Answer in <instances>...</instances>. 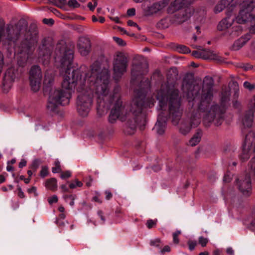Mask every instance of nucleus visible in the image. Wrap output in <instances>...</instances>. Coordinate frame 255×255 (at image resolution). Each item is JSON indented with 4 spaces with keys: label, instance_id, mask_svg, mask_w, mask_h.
Instances as JSON below:
<instances>
[{
    "label": "nucleus",
    "instance_id": "nucleus-59",
    "mask_svg": "<svg viewBox=\"0 0 255 255\" xmlns=\"http://www.w3.org/2000/svg\"><path fill=\"white\" fill-rule=\"evenodd\" d=\"M139 66H138V65H136V66H135L133 68V69H132V70H131V74H132V76H134V75H135L136 74L135 72V69H138V68H139Z\"/></svg>",
    "mask_w": 255,
    "mask_h": 255
},
{
    "label": "nucleus",
    "instance_id": "nucleus-21",
    "mask_svg": "<svg viewBox=\"0 0 255 255\" xmlns=\"http://www.w3.org/2000/svg\"><path fill=\"white\" fill-rule=\"evenodd\" d=\"M202 136V131L198 130L189 141V144L192 146L196 145L200 141Z\"/></svg>",
    "mask_w": 255,
    "mask_h": 255
},
{
    "label": "nucleus",
    "instance_id": "nucleus-41",
    "mask_svg": "<svg viewBox=\"0 0 255 255\" xmlns=\"http://www.w3.org/2000/svg\"><path fill=\"white\" fill-rule=\"evenodd\" d=\"M182 18V13H181V11L177 14L175 15V19L174 20L175 22L181 23L184 21H180V19Z\"/></svg>",
    "mask_w": 255,
    "mask_h": 255
},
{
    "label": "nucleus",
    "instance_id": "nucleus-27",
    "mask_svg": "<svg viewBox=\"0 0 255 255\" xmlns=\"http://www.w3.org/2000/svg\"><path fill=\"white\" fill-rule=\"evenodd\" d=\"M66 202H68L70 200L69 204L71 206L74 205V200L76 198V196L73 195H65L64 197Z\"/></svg>",
    "mask_w": 255,
    "mask_h": 255
},
{
    "label": "nucleus",
    "instance_id": "nucleus-43",
    "mask_svg": "<svg viewBox=\"0 0 255 255\" xmlns=\"http://www.w3.org/2000/svg\"><path fill=\"white\" fill-rule=\"evenodd\" d=\"M58 201V197L56 195H53L48 199V202L50 204L56 203Z\"/></svg>",
    "mask_w": 255,
    "mask_h": 255
},
{
    "label": "nucleus",
    "instance_id": "nucleus-17",
    "mask_svg": "<svg viewBox=\"0 0 255 255\" xmlns=\"http://www.w3.org/2000/svg\"><path fill=\"white\" fill-rule=\"evenodd\" d=\"M12 69H8L5 74L3 82V90L7 93L12 87L14 77L10 75Z\"/></svg>",
    "mask_w": 255,
    "mask_h": 255
},
{
    "label": "nucleus",
    "instance_id": "nucleus-22",
    "mask_svg": "<svg viewBox=\"0 0 255 255\" xmlns=\"http://www.w3.org/2000/svg\"><path fill=\"white\" fill-rule=\"evenodd\" d=\"M45 187L50 190L55 191L57 189V180L54 178L48 179L45 183Z\"/></svg>",
    "mask_w": 255,
    "mask_h": 255
},
{
    "label": "nucleus",
    "instance_id": "nucleus-60",
    "mask_svg": "<svg viewBox=\"0 0 255 255\" xmlns=\"http://www.w3.org/2000/svg\"><path fill=\"white\" fill-rule=\"evenodd\" d=\"M36 189L35 187H32L30 189H28V192L30 193H35L36 192Z\"/></svg>",
    "mask_w": 255,
    "mask_h": 255
},
{
    "label": "nucleus",
    "instance_id": "nucleus-53",
    "mask_svg": "<svg viewBox=\"0 0 255 255\" xmlns=\"http://www.w3.org/2000/svg\"><path fill=\"white\" fill-rule=\"evenodd\" d=\"M18 195L20 198H23L24 197V193L22 192L21 189L20 188L18 189Z\"/></svg>",
    "mask_w": 255,
    "mask_h": 255
},
{
    "label": "nucleus",
    "instance_id": "nucleus-34",
    "mask_svg": "<svg viewBox=\"0 0 255 255\" xmlns=\"http://www.w3.org/2000/svg\"><path fill=\"white\" fill-rule=\"evenodd\" d=\"M40 164V162L39 160H35L32 163L31 165V169L32 170H33L34 172H35L38 168V166H39Z\"/></svg>",
    "mask_w": 255,
    "mask_h": 255
},
{
    "label": "nucleus",
    "instance_id": "nucleus-37",
    "mask_svg": "<svg viewBox=\"0 0 255 255\" xmlns=\"http://www.w3.org/2000/svg\"><path fill=\"white\" fill-rule=\"evenodd\" d=\"M197 244V243L196 241L189 240L188 242L189 249L190 251H193L195 249Z\"/></svg>",
    "mask_w": 255,
    "mask_h": 255
},
{
    "label": "nucleus",
    "instance_id": "nucleus-33",
    "mask_svg": "<svg viewBox=\"0 0 255 255\" xmlns=\"http://www.w3.org/2000/svg\"><path fill=\"white\" fill-rule=\"evenodd\" d=\"M83 185L81 181H79L77 180H75L74 182L71 183L69 185V187L71 189H74L76 188L77 187H81Z\"/></svg>",
    "mask_w": 255,
    "mask_h": 255
},
{
    "label": "nucleus",
    "instance_id": "nucleus-25",
    "mask_svg": "<svg viewBox=\"0 0 255 255\" xmlns=\"http://www.w3.org/2000/svg\"><path fill=\"white\" fill-rule=\"evenodd\" d=\"M177 50L180 53H188L190 52V50L188 47L183 45H179L177 46Z\"/></svg>",
    "mask_w": 255,
    "mask_h": 255
},
{
    "label": "nucleus",
    "instance_id": "nucleus-14",
    "mask_svg": "<svg viewBox=\"0 0 255 255\" xmlns=\"http://www.w3.org/2000/svg\"><path fill=\"white\" fill-rule=\"evenodd\" d=\"M167 119V117H164L162 112L159 114L157 123L153 128L159 135H162L164 133Z\"/></svg>",
    "mask_w": 255,
    "mask_h": 255
},
{
    "label": "nucleus",
    "instance_id": "nucleus-39",
    "mask_svg": "<svg viewBox=\"0 0 255 255\" xmlns=\"http://www.w3.org/2000/svg\"><path fill=\"white\" fill-rule=\"evenodd\" d=\"M244 86L246 88L249 89V90H252L255 88V85L252 84L248 81H246L244 83Z\"/></svg>",
    "mask_w": 255,
    "mask_h": 255
},
{
    "label": "nucleus",
    "instance_id": "nucleus-54",
    "mask_svg": "<svg viewBox=\"0 0 255 255\" xmlns=\"http://www.w3.org/2000/svg\"><path fill=\"white\" fill-rule=\"evenodd\" d=\"M98 216L100 217L101 220L103 221V223H104L105 221V219L104 218V217L103 216V213L102 211H100L98 213Z\"/></svg>",
    "mask_w": 255,
    "mask_h": 255
},
{
    "label": "nucleus",
    "instance_id": "nucleus-42",
    "mask_svg": "<svg viewBox=\"0 0 255 255\" xmlns=\"http://www.w3.org/2000/svg\"><path fill=\"white\" fill-rule=\"evenodd\" d=\"M71 175V173L70 171H66L65 172H62L60 175V177L64 179L70 177Z\"/></svg>",
    "mask_w": 255,
    "mask_h": 255
},
{
    "label": "nucleus",
    "instance_id": "nucleus-28",
    "mask_svg": "<svg viewBox=\"0 0 255 255\" xmlns=\"http://www.w3.org/2000/svg\"><path fill=\"white\" fill-rule=\"evenodd\" d=\"M181 232L180 231H177L173 233V242L175 244H178L179 243V240L178 236L181 234Z\"/></svg>",
    "mask_w": 255,
    "mask_h": 255
},
{
    "label": "nucleus",
    "instance_id": "nucleus-58",
    "mask_svg": "<svg viewBox=\"0 0 255 255\" xmlns=\"http://www.w3.org/2000/svg\"><path fill=\"white\" fill-rule=\"evenodd\" d=\"M60 188L62 190L63 192H67L68 191V188L66 185L63 184L60 186Z\"/></svg>",
    "mask_w": 255,
    "mask_h": 255
},
{
    "label": "nucleus",
    "instance_id": "nucleus-24",
    "mask_svg": "<svg viewBox=\"0 0 255 255\" xmlns=\"http://www.w3.org/2000/svg\"><path fill=\"white\" fill-rule=\"evenodd\" d=\"M53 81V76L51 74L49 75L48 73H46L44 79V84L47 85H50Z\"/></svg>",
    "mask_w": 255,
    "mask_h": 255
},
{
    "label": "nucleus",
    "instance_id": "nucleus-23",
    "mask_svg": "<svg viewBox=\"0 0 255 255\" xmlns=\"http://www.w3.org/2000/svg\"><path fill=\"white\" fill-rule=\"evenodd\" d=\"M61 171L60 163L59 160H56L54 162V166L52 168V172L54 173Z\"/></svg>",
    "mask_w": 255,
    "mask_h": 255
},
{
    "label": "nucleus",
    "instance_id": "nucleus-8",
    "mask_svg": "<svg viewBox=\"0 0 255 255\" xmlns=\"http://www.w3.org/2000/svg\"><path fill=\"white\" fill-rule=\"evenodd\" d=\"M200 122L199 116L192 114L190 119H182L179 124L178 128L180 133L184 135L187 134L192 128L197 127Z\"/></svg>",
    "mask_w": 255,
    "mask_h": 255
},
{
    "label": "nucleus",
    "instance_id": "nucleus-6",
    "mask_svg": "<svg viewBox=\"0 0 255 255\" xmlns=\"http://www.w3.org/2000/svg\"><path fill=\"white\" fill-rule=\"evenodd\" d=\"M182 90L186 93L188 99L189 106L193 107L198 100L201 86L192 81L184 79L182 84Z\"/></svg>",
    "mask_w": 255,
    "mask_h": 255
},
{
    "label": "nucleus",
    "instance_id": "nucleus-61",
    "mask_svg": "<svg viewBox=\"0 0 255 255\" xmlns=\"http://www.w3.org/2000/svg\"><path fill=\"white\" fill-rule=\"evenodd\" d=\"M221 254V251L219 249L215 250L213 252L214 255H220Z\"/></svg>",
    "mask_w": 255,
    "mask_h": 255
},
{
    "label": "nucleus",
    "instance_id": "nucleus-31",
    "mask_svg": "<svg viewBox=\"0 0 255 255\" xmlns=\"http://www.w3.org/2000/svg\"><path fill=\"white\" fill-rule=\"evenodd\" d=\"M48 168L47 166H44L41 168V170L40 172V175L41 177L44 178L48 175Z\"/></svg>",
    "mask_w": 255,
    "mask_h": 255
},
{
    "label": "nucleus",
    "instance_id": "nucleus-47",
    "mask_svg": "<svg viewBox=\"0 0 255 255\" xmlns=\"http://www.w3.org/2000/svg\"><path fill=\"white\" fill-rule=\"evenodd\" d=\"M232 180L231 175L229 174H227L224 176V181L225 182H230Z\"/></svg>",
    "mask_w": 255,
    "mask_h": 255
},
{
    "label": "nucleus",
    "instance_id": "nucleus-2",
    "mask_svg": "<svg viewBox=\"0 0 255 255\" xmlns=\"http://www.w3.org/2000/svg\"><path fill=\"white\" fill-rule=\"evenodd\" d=\"M213 79L206 77L203 82L202 94L200 101L197 103L200 115L203 117L204 124L208 127L211 123L218 126L223 121L224 114L230 101V93L225 91L222 94L220 105L213 103Z\"/></svg>",
    "mask_w": 255,
    "mask_h": 255
},
{
    "label": "nucleus",
    "instance_id": "nucleus-44",
    "mask_svg": "<svg viewBox=\"0 0 255 255\" xmlns=\"http://www.w3.org/2000/svg\"><path fill=\"white\" fill-rule=\"evenodd\" d=\"M192 55L197 58L202 59L201 51H193L192 52Z\"/></svg>",
    "mask_w": 255,
    "mask_h": 255
},
{
    "label": "nucleus",
    "instance_id": "nucleus-9",
    "mask_svg": "<svg viewBox=\"0 0 255 255\" xmlns=\"http://www.w3.org/2000/svg\"><path fill=\"white\" fill-rule=\"evenodd\" d=\"M42 78L41 69L38 66H33L29 72L30 84L34 92L39 90Z\"/></svg>",
    "mask_w": 255,
    "mask_h": 255
},
{
    "label": "nucleus",
    "instance_id": "nucleus-45",
    "mask_svg": "<svg viewBox=\"0 0 255 255\" xmlns=\"http://www.w3.org/2000/svg\"><path fill=\"white\" fill-rule=\"evenodd\" d=\"M128 25L130 26H135L138 28L139 30H140V28L138 26V25L135 22L131 20H128Z\"/></svg>",
    "mask_w": 255,
    "mask_h": 255
},
{
    "label": "nucleus",
    "instance_id": "nucleus-56",
    "mask_svg": "<svg viewBox=\"0 0 255 255\" xmlns=\"http://www.w3.org/2000/svg\"><path fill=\"white\" fill-rule=\"evenodd\" d=\"M43 21L44 23H45L46 24H48V23L53 24V20L52 19L45 18L43 19Z\"/></svg>",
    "mask_w": 255,
    "mask_h": 255
},
{
    "label": "nucleus",
    "instance_id": "nucleus-20",
    "mask_svg": "<svg viewBox=\"0 0 255 255\" xmlns=\"http://www.w3.org/2000/svg\"><path fill=\"white\" fill-rule=\"evenodd\" d=\"M164 7L163 3H155L150 6L148 7L146 13L151 15L160 11Z\"/></svg>",
    "mask_w": 255,
    "mask_h": 255
},
{
    "label": "nucleus",
    "instance_id": "nucleus-40",
    "mask_svg": "<svg viewBox=\"0 0 255 255\" xmlns=\"http://www.w3.org/2000/svg\"><path fill=\"white\" fill-rule=\"evenodd\" d=\"M182 18V13H181V11L177 14L175 15V19L174 20L175 22L181 23L184 21H180V19Z\"/></svg>",
    "mask_w": 255,
    "mask_h": 255
},
{
    "label": "nucleus",
    "instance_id": "nucleus-49",
    "mask_svg": "<svg viewBox=\"0 0 255 255\" xmlns=\"http://www.w3.org/2000/svg\"><path fill=\"white\" fill-rule=\"evenodd\" d=\"M170 251V248L168 246H166L164 248L161 250L160 252L161 254H164L165 252H169Z\"/></svg>",
    "mask_w": 255,
    "mask_h": 255
},
{
    "label": "nucleus",
    "instance_id": "nucleus-62",
    "mask_svg": "<svg viewBox=\"0 0 255 255\" xmlns=\"http://www.w3.org/2000/svg\"><path fill=\"white\" fill-rule=\"evenodd\" d=\"M44 57H45V58L47 59H49L50 57V52L49 51L46 50V54L43 55Z\"/></svg>",
    "mask_w": 255,
    "mask_h": 255
},
{
    "label": "nucleus",
    "instance_id": "nucleus-51",
    "mask_svg": "<svg viewBox=\"0 0 255 255\" xmlns=\"http://www.w3.org/2000/svg\"><path fill=\"white\" fill-rule=\"evenodd\" d=\"M26 165V161L24 159H22L20 161V162L19 163V167L22 168L23 167L25 166Z\"/></svg>",
    "mask_w": 255,
    "mask_h": 255
},
{
    "label": "nucleus",
    "instance_id": "nucleus-18",
    "mask_svg": "<svg viewBox=\"0 0 255 255\" xmlns=\"http://www.w3.org/2000/svg\"><path fill=\"white\" fill-rule=\"evenodd\" d=\"M251 38V34L248 33L241 36L237 40L233 45V48L234 50H238L242 48Z\"/></svg>",
    "mask_w": 255,
    "mask_h": 255
},
{
    "label": "nucleus",
    "instance_id": "nucleus-12",
    "mask_svg": "<svg viewBox=\"0 0 255 255\" xmlns=\"http://www.w3.org/2000/svg\"><path fill=\"white\" fill-rule=\"evenodd\" d=\"M77 47L81 54L86 56L91 50V42L89 39L86 37H80L78 41Z\"/></svg>",
    "mask_w": 255,
    "mask_h": 255
},
{
    "label": "nucleus",
    "instance_id": "nucleus-11",
    "mask_svg": "<svg viewBox=\"0 0 255 255\" xmlns=\"http://www.w3.org/2000/svg\"><path fill=\"white\" fill-rule=\"evenodd\" d=\"M235 0H220L215 5L214 8V12L215 13H219L226 8L225 14L228 10L233 11L234 8L236 7Z\"/></svg>",
    "mask_w": 255,
    "mask_h": 255
},
{
    "label": "nucleus",
    "instance_id": "nucleus-50",
    "mask_svg": "<svg viewBox=\"0 0 255 255\" xmlns=\"http://www.w3.org/2000/svg\"><path fill=\"white\" fill-rule=\"evenodd\" d=\"M250 106L253 110L255 111V96L250 102Z\"/></svg>",
    "mask_w": 255,
    "mask_h": 255
},
{
    "label": "nucleus",
    "instance_id": "nucleus-29",
    "mask_svg": "<svg viewBox=\"0 0 255 255\" xmlns=\"http://www.w3.org/2000/svg\"><path fill=\"white\" fill-rule=\"evenodd\" d=\"M249 33L255 34V18L250 21Z\"/></svg>",
    "mask_w": 255,
    "mask_h": 255
},
{
    "label": "nucleus",
    "instance_id": "nucleus-3",
    "mask_svg": "<svg viewBox=\"0 0 255 255\" xmlns=\"http://www.w3.org/2000/svg\"><path fill=\"white\" fill-rule=\"evenodd\" d=\"M255 0H241L238 12L232 17L233 11L228 10L226 16L219 23L217 28L225 31V35L231 38L241 35L244 30L242 25H246L255 18L253 10Z\"/></svg>",
    "mask_w": 255,
    "mask_h": 255
},
{
    "label": "nucleus",
    "instance_id": "nucleus-1",
    "mask_svg": "<svg viewBox=\"0 0 255 255\" xmlns=\"http://www.w3.org/2000/svg\"><path fill=\"white\" fill-rule=\"evenodd\" d=\"M73 59V51L66 49L64 42L57 45L55 59L56 62L60 64V73L63 77L62 88L72 95L76 88L78 93L77 109L81 116L86 117L88 115L93 99L96 97L97 109L101 115L107 112L110 106L114 105L109 117L110 123H114L118 119L122 121L127 119L129 128L132 131L137 126L144 125L145 115L143 109L147 106H152L154 101L149 102L146 105L144 92L135 90L130 111L127 113L120 98L119 87H116L108 95L110 78L108 69H102L99 63L95 62L92 65L90 72H84L85 67L75 69L71 66ZM128 132L131 134L133 131H128Z\"/></svg>",
    "mask_w": 255,
    "mask_h": 255
},
{
    "label": "nucleus",
    "instance_id": "nucleus-4",
    "mask_svg": "<svg viewBox=\"0 0 255 255\" xmlns=\"http://www.w3.org/2000/svg\"><path fill=\"white\" fill-rule=\"evenodd\" d=\"M155 97L159 101L161 110L168 103L169 116L172 118L173 124L175 125H177L182 113L179 91L168 83H164L162 84L160 88L157 90Z\"/></svg>",
    "mask_w": 255,
    "mask_h": 255
},
{
    "label": "nucleus",
    "instance_id": "nucleus-57",
    "mask_svg": "<svg viewBox=\"0 0 255 255\" xmlns=\"http://www.w3.org/2000/svg\"><path fill=\"white\" fill-rule=\"evenodd\" d=\"M110 19L114 21L116 23H119L120 22L119 18L118 16L116 17H110Z\"/></svg>",
    "mask_w": 255,
    "mask_h": 255
},
{
    "label": "nucleus",
    "instance_id": "nucleus-16",
    "mask_svg": "<svg viewBox=\"0 0 255 255\" xmlns=\"http://www.w3.org/2000/svg\"><path fill=\"white\" fill-rule=\"evenodd\" d=\"M181 13H182V18L180 19V21H185L188 20L192 14H194L195 15H197L198 13L200 16H203L205 14V11L204 9L196 10L193 11L191 8H187L181 11Z\"/></svg>",
    "mask_w": 255,
    "mask_h": 255
},
{
    "label": "nucleus",
    "instance_id": "nucleus-32",
    "mask_svg": "<svg viewBox=\"0 0 255 255\" xmlns=\"http://www.w3.org/2000/svg\"><path fill=\"white\" fill-rule=\"evenodd\" d=\"M68 5L69 7L76 8L80 6V4L76 0H69L68 2Z\"/></svg>",
    "mask_w": 255,
    "mask_h": 255
},
{
    "label": "nucleus",
    "instance_id": "nucleus-26",
    "mask_svg": "<svg viewBox=\"0 0 255 255\" xmlns=\"http://www.w3.org/2000/svg\"><path fill=\"white\" fill-rule=\"evenodd\" d=\"M161 241L160 239L156 238L153 240H151L149 242V244L151 246L155 247L158 248H160V245Z\"/></svg>",
    "mask_w": 255,
    "mask_h": 255
},
{
    "label": "nucleus",
    "instance_id": "nucleus-13",
    "mask_svg": "<svg viewBox=\"0 0 255 255\" xmlns=\"http://www.w3.org/2000/svg\"><path fill=\"white\" fill-rule=\"evenodd\" d=\"M254 137L253 134H249L246 136L244 144L243 146V151L241 155V158L243 160H246L250 158L252 149V139Z\"/></svg>",
    "mask_w": 255,
    "mask_h": 255
},
{
    "label": "nucleus",
    "instance_id": "nucleus-48",
    "mask_svg": "<svg viewBox=\"0 0 255 255\" xmlns=\"http://www.w3.org/2000/svg\"><path fill=\"white\" fill-rule=\"evenodd\" d=\"M105 194H106V199L108 200H110L112 196H113V195L112 194V193L109 191H106L105 192Z\"/></svg>",
    "mask_w": 255,
    "mask_h": 255
},
{
    "label": "nucleus",
    "instance_id": "nucleus-30",
    "mask_svg": "<svg viewBox=\"0 0 255 255\" xmlns=\"http://www.w3.org/2000/svg\"><path fill=\"white\" fill-rule=\"evenodd\" d=\"M157 220H151V219H149L147 221V222H146V226L147 227V228L148 229H151L153 227H154L156 225V223H157Z\"/></svg>",
    "mask_w": 255,
    "mask_h": 255
},
{
    "label": "nucleus",
    "instance_id": "nucleus-5",
    "mask_svg": "<svg viewBox=\"0 0 255 255\" xmlns=\"http://www.w3.org/2000/svg\"><path fill=\"white\" fill-rule=\"evenodd\" d=\"M71 96L62 88L52 89L49 93L47 107L50 111H53L60 105H67L69 103Z\"/></svg>",
    "mask_w": 255,
    "mask_h": 255
},
{
    "label": "nucleus",
    "instance_id": "nucleus-52",
    "mask_svg": "<svg viewBox=\"0 0 255 255\" xmlns=\"http://www.w3.org/2000/svg\"><path fill=\"white\" fill-rule=\"evenodd\" d=\"M92 200L100 204L102 203V200L99 198L98 196H95L94 197Z\"/></svg>",
    "mask_w": 255,
    "mask_h": 255
},
{
    "label": "nucleus",
    "instance_id": "nucleus-55",
    "mask_svg": "<svg viewBox=\"0 0 255 255\" xmlns=\"http://www.w3.org/2000/svg\"><path fill=\"white\" fill-rule=\"evenodd\" d=\"M227 253L230 255H233L234 254V251L232 248H228L227 249Z\"/></svg>",
    "mask_w": 255,
    "mask_h": 255
},
{
    "label": "nucleus",
    "instance_id": "nucleus-38",
    "mask_svg": "<svg viewBox=\"0 0 255 255\" xmlns=\"http://www.w3.org/2000/svg\"><path fill=\"white\" fill-rule=\"evenodd\" d=\"M113 39L120 46H125L126 45V42L119 37L114 36L113 37Z\"/></svg>",
    "mask_w": 255,
    "mask_h": 255
},
{
    "label": "nucleus",
    "instance_id": "nucleus-63",
    "mask_svg": "<svg viewBox=\"0 0 255 255\" xmlns=\"http://www.w3.org/2000/svg\"><path fill=\"white\" fill-rule=\"evenodd\" d=\"M58 210L59 212H60L61 213H63L64 210H65V209L63 207V206H60L59 208H58Z\"/></svg>",
    "mask_w": 255,
    "mask_h": 255
},
{
    "label": "nucleus",
    "instance_id": "nucleus-15",
    "mask_svg": "<svg viewBox=\"0 0 255 255\" xmlns=\"http://www.w3.org/2000/svg\"><path fill=\"white\" fill-rule=\"evenodd\" d=\"M202 59L213 60L219 63L224 62V58L209 49H204L201 51Z\"/></svg>",
    "mask_w": 255,
    "mask_h": 255
},
{
    "label": "nucleus",
    "instance_id": "nucleus-19",
    "mask_svg": "<svg viewBox=\"0 0 255 255\" xmlns=\"http://www.w3.org/2000/svg\"><path fill=\"white\" fill-rule=\"evenodd\" d=\"M254 115L252 111H250L244 116L242 119V123L245 127L250 128L253 123Z\"/></svg>",
    "mask_w": 255,
    "mask_h": 255
},
{
    "label": "nucleus",
    "instance_id": "nucleus-64",
    "mask_svg": "<svg viewBox=\"0 0 255 255\" xmlns=\"http://www.w3.org/2000/svg\"><path fill=\"white\" fill-rule=\"evenodd\" d=\"M209 254L208 252H202L201 253L199 254V255H209Z\"/></svg>",
    "mask_w": 255,
    "mask_h": 255
},
{
    "label": "nucleus",
    "instance_id": "nucleus-7",
    "mask_svg": "<svg viewBox=\"0 0 255 255\" xmlns=\"http://www.w3.org/2000/svg\"><path fill=\"white\" fill-rule=\"evenodd\" d=\"M113 70L114 78L118 80L127 71L128 60L124 52H117L113 59Z\"/></svg>",
    "mask_w": 255,
    "mask_h": 255
},
{
    "label": "nucleus",
    "instance_id": "nucleus-10",
    "mask_svg": "<svg viewBox=\"0 0 255 255\" xmlns=\"http://www.w3.org/2000/svg\"><path fill=\"white\" fill-rule=\"evenodd\" d=\"M237 186L239 191L245 196H249L252 193V183L249 175L241 176L237 180Z\"/></svg>",
    "mask_w": 255,
    "mask_h": 255
},
{
    "label": "nucleus",
    "instance_id": "nucleus-46",
    "mask_svg": "<svg viewBox=\"0 0 255 255\" xmlns=\"http://www.w3.org/2000/svg\"><path fill=\"white\" fill-rule=\"evenodd\" d=\"M127 14L128 16H133L135 14V10L134 8H132L128 10Z\"/></svg>",
    "mask_w": 255,
    "mask_h": 255
},
{
    "label": "nucleus",
    "instance_id": "nucleus-36",
    "mask_svg": "<svg viewBox=\"0 0 255 255\" xmlns=\"http://www.w3.org/2000/svg\"><path fill=\"white\" fill-rule=\"evenodd\" d=\"M208 242V239L207 238H205L203 237H200L199 238V243L201 245L202 247H205Z\"/></svg>",
    "mask_w": 255,
    "mask_h": 255
},
{
    "label": "nucleus",
    "instance_id": "nucleus-35",
    "mask_svg": "<svg viewBox=\"0 0 255 255\" xmlns=\"http://www.w3.org/2000/svg\"><path fill=\"white\" fill-rule=\"evenodd\" d=\"M97 0H92V2H88L87 6L91 10L93 11L97 5Z\"/></svg>",
    "mask_w": 255,
    "mask_h": 255
}]
</instances>
